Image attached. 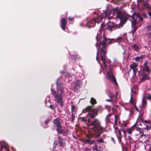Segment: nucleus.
Segmentation results:
<instances>
[{
	"label": "nucleus",
	"instance_id": "nucleus-3",
	"mask_svg": "<svg viewBox=\"0 0 151 151\" xmlns=\"http://www.w3.org/2000/svg\"><path fill=\"white\" fill-rule=\"evenodd\" d=\"M111 14V12L109 11H107L105 13L104 15V16H103V17H101L99 15H97L93 19L90 20L87 22L84 26L89 28L93 27L95 26L96 23H98L101 21L103 18L106 19L107 18L108 20L112 19V17L110 16Z\"/></svg>",
	"mask_w": 151,
	"mask_h": 151
},
{
	"label": "nucleus",
	"instance_id": "nucleus-2",
	"mask_svg": "<svg viewBox=\"0 0 151 151\" xmlns=\"http://www.w3.org/2000/svg\"><path fill=\"white\" fill-rule=\"evenodd\" d=\"M96 39L97 43L96 44V47L98 46L99 49V51L97 54L96 60L98 61V54H100L101 60L103 62L104 66H107L108 64L110 62L106 61L105 58L107 53L106 47L108 45L113 42V41L107 38L105 35L104 33L102 35L100 31L97 33L96 36Z\"/></svg>",
	"mask_w": 151,
	"mask_h": 151
},
{
	"label": "nucleus",
	"instance_id": "nucleus-8",
	"mask_svg": "<svg viewBox=\"0 0 151 151\" xmlns=\"http://www.w3.org/2000/svg\"><path fill=\"white\" fill-rule=\"evenodd\" d=\"M60 78H59L56 81V84L58 91L60 90L61 93H62L63 91V89L64 88V85L63 83H60Z\"/></svg>",
	"mask_w": 151,
	"mask_h": 151
},
{
	"label": "nucleus",
	"instance_id": "nucleus-34",
	"mask_svg": "<svg viewBox=\"0 0 151 151\" xmlns=\"http://www.w3.org/2000/svg\"><path fill=\"white\" fill-rule=\"evenodd\" d=\"M146 97L148 100L151 99V95L149 93H147L146 94Z\"/></svg>",
	"mask_w": 151,
	"mask_h": 151
},
{
	"label": "nucleus",
	"instance_id": "nucleus-9",
	"mask_svg": "<svg viewBox=\"0 0 151 151\" xmlns=\"http://www.w3.org/2000/svg\"><path fill=\"white\" fill-rule=\"evenodd\" d=\"M67 24V22L66 19L63 18L61 19L60 21V27L64 31H65L66 29V25Z\"/></svg>",
	"mask_w": 151,
	"mask_h": 151
},
{
	"label": "nucleus",
	"instance_id": "nucleus-48",
	"mask_svg": "<svg viewBox=\"0 0 151 151\" xmlns=\"http://www.w3.org/2000/svg\"><path fill=\"white\" fill-rule=\"evenodd\" d=\"M146 127H145V129H147V130H150V127L149 126H148L147 125H146Z\"/></svg>",
	"mask_w": 151,
	"mask_h": 151
},
{
	"label": "nucleus",
	"instance_id": "nucleus-29",
	"mask_svg": "<svg viewBox=\"0 0 151 151\" xmlns=\"http://www.w3.org/2000/svg\"><path fill=\"white\" fill-rule=\"evenodd\" d=\"M122 39L123 37L121 36H120L118 37L116 39V40L117 41V42H119L122 41Z\"/></svg>",
	"mask_w": 151,
	"mask_h": 151
},
{
	"label": "nucleus",
	"instance_id": "nucleus-46",
	"mask_svg": "<svg viewBox=\"0 0 151 151\" xmlns=\"http://www.w3.org/2000/svg\"><path fill=\"white\" fill-rule=\"evenodd\" d=\"M110 139H111V141L113 142V143L114 144H115L116 142H115V140L114 139V138L113 137H111Z\"/></svg>",
	"mask_w": 151,
	"mask_h": 151
},
{
	"label": "nucleus",
	"instance_id": "nucleus-62",
	"mask_svg": "<svg viewBox=\"0 0 151 151\" xmlns=\"http://www.w3.org/2000/svg\"><path fill=\"white\" fill-rule=\"evenodd\" d=\"M130 56V54L129 53L128 54V56H127V58H129V56Z\"/></svg>",
	"mask_w": 151,
	"mask_h": 151
},
{
	"label": "nucleus",
	"instance_id": "nucleus-16",
	"mask_svg": "<svg viewBox=\"0 0 151 151\" xmlns=\"http://www.w3.org/2000/svg\"><path fill=\"white\" fill-rule=\"evenodd\" d=\"M57 131L58 133L61 134L63 133V130L62 128L61 125L57 127Z\"/></svg>",
	"mask_w": 151,
	"mask_h": 151
},
{
	"label": "nucleus",
	"instance_id": "nucleus-42",
	"mask_svg": "<svg viewBox=\"0 0 151 151\" xmlns=\"http://www.w3.org/2000/svg\"><path fill=\"white\" fill-rule=\"evenodd\" d=\"M131 92L132 93L131 95H132V96H133L134 95H136V92L135 91H133L132 88H131Z\"/></svg>",
	"mask_w": 151,
	"mask_h": 151
},
{
	"label": "nucleus",
	"instance_id": "nucleus-27",
	"mask_svg": "<svg viewBox=\"0 0 151 151\" xmlns=\"http://www.w3.org/2000/svg\"><path fill=\"white\" fill-rule=\"evenodd\" d=\"M107 29L109 31H112L113 28V25L111 26L110 25H108L107 27Z\"/></svg>",
	"mask_w": 151,
	"mask_h": 151
},
{
	"label": "nucleus",
	"instance_id": "nucleus-15",
	"mask_svg": "<svg viewBox=\"0 0 151 151\" xmlns=\"http://www.w3.org/2000/svg\"><path fill=\"white\" fill-rule=\"evenodd\" d=\"M53 123L57 127L61 125L59 119L58 118H57L54 120Z\"/></svg>",
	"mask_w": 151,
	"mask_h": 151
},
{
	"label": "nucleus",
	"instance_id": "nucleus-32",
	"mask_svg": "<svg viewBox=\"0 0 151 151\" xmlns=\"http://www.w3.org/2000/svg\"><path fill=\"white\" fill-rule=\"evenodd\" d=\"M132 18L134 20L132 22V26L134 25L136 26L137 23V21L133 17H132Z\"/></svg>",
	"mask_w": 151,
	"mask_h": 151
},
{
	"label": "nucleus",
	"instance_id": "nucleus-24",
	"mask_svg": "<svg viewBox=\"0 0 151 151\" xmlns=\"http://www.w3.org/2000/svg\"><path fill=\"white\" fill-rule=\"evenodd\" d=\"M142 4L145 8L149 9L150 8V5L148 4L145 3V2H144Z\"/></svg>",
	"mask_w": 151,
	"mask_h": 151
},
{
	"label": "nucleus",
	"instance_id": "nucleus-4",
	"mask_svg": "<svg viewBox=\"0 0 151 151\" xmlns=\"http://www.w3.org/2000/svg\"><path fill=\"white\" fill-rule=\"evenodd\" d=\"M117 9H115L116 12V18L120 19V23L122 24H124L127 22L128 17L126 15H124L120 10H116Z\"/></svg>",
	"mask_w": 151,
	"mask_h": 151
},
{
	"label": "nucleus",
	"instance_id": "nucleus-11",
	"mask_svg": "<svg viewBox=\"0 0 151 151\" xmlns=\"http://www.w3.org/2000/svg\"><path fill=\"white\" fill-rule=\"evenodd\" d=\"M118 92H117L116 93L115 95H114L112 93H111L110 94H108L110 98V99H107L106 101H110L112 103L113 101L111 99L112 98L114 97L115 98H116L117 97Z\"/></svg>",
	"mask_w": 151,
	"mask_h": 151
},
{
	"label": "nucleus",
	"instance_id": "nucleus-12",
	"mask_svg": "<svg viewBox=\"0 0 151 151\" xmlns=\"http://www.w3.org/2000/svg\"><path fill=\"white\" fill-rule=\"evenodd\" d=\"M70 57L72 60H73L74 61H76L80 59V58L77 55H70Z\"/></svg>",
	"mask_w": 151,
	"mask_h": 151
},
{
	"label": "nucleus",
	"instance_id": "nucleus-1",
	"mask_svg": "<svg viewBox=\"0 0 151 151\" xmlns=\"http://www.w3.org/2000/svg\"><path fill=\"white\" fill-rule=\"evenodd\" d=\"M84 112H88L87 114V117L92 119L88 120L89 122L88 128L89 134L91 135H95L96 137L100 136V134L104 131V128L101 127L99 121L97 119H93L96 116L98 110L96 109H91V106H88L83 110Z\"/></svg>",
	"mask_w": 151,
	"mask_h": 151
},
{
	"label": "nucleus",
	"instance_id": "nucleus-39",
	"mask_svg": "<svg viewBox=\"0 0 151 151\" xmlns=\"http://www.w3.org/2000/svg\"><path fill=\"white\" fill-rule=\"evenodd\" d=\"M1 148L2 149L3 148H4L5 149L7 150H8V146L7 145H5L4 146H1Z\"/></svg>",
	"mask_w": 151,
	"mask_h": 151
},
{
	"label": "nucleus",
	"instance_id": "nucleus-7",
	"mask_svg": "<svg viewBox=\"0 0 151 151\" xmlns=\"http://www.w3.org/2000/svg\"><path fill=\"white\" fill-rule=\"evenodd\" d=\"M51 91L53 96L55 98L56 100L57 101V102L61 106H63V104L62 103V96L61 94L59 95L56 94V92L54 91L52 89H51Z\"/></svg>",
	"mask_w": 151,
	"mask_h": 151
},
{
	"label": "nucleus",
	"instance_id": "nucleus-60",
	"mask_svg": "<svg viewBox=\"0 0 151 151\" xmlns=\"http://www.w3.org/2000/svg\"><path fill=\"white\" fill-rule=\"evenodd\" d=\"M135 109H136V110H137V111H139V109H138V108L136 106H135Z\"/></svg>",
	"mask_w": 151,
	"mask_h": 151
},
{
	"label": "nucleus",
	"instance_id": "nucleus-61",
	"mask_svg": "<svg viewBox=\"0 0 151 151\" xmlns=\"http://www.w3.org/2000/svg\"><path fill=\"white\" fill-rule=\"evenodd\" d=\"M147 64V62H145L144 64V66H147V65H146V64Z\"/></svg>",
	"mask_w": 151,
	"mask_h": 151
},
{
	"label": "nucleus",
	"instance_id": "nucleus-25",
	"mask_svg": "<svg viewBox=\"0 0 151 151\" xmlns=\"http://www.w3.org/2000/svg\"><path fill=\"white\" fill-rule=\"evenodd\" d=\"M90 102L92 104H96V100L93 98H91Z\"/></svg>",
	"mask_w": 151,
	"mask_h": 151
},
{
	"label": "nucleus",
	"instance_id": "nucleus-28",
	"mask_svg": "<svg viewBox=\"0 0 151 151\" xmlns=\"http://www.w3.org/2000/svg\"><path fill=\"white\" fill-rule=\"evenodd\" d=\"M148 148H149V151H151V147L150 145L148 144L145 146V149L147 150Z\"/></svg>",
	"mask_w": 151,
	"mask_h": 151
},
{
	"label": "nucleus",
	"instance_id": "nucleus-33",
	"mask_svg": "<svg viewBox=\"0 0 151 151\" xmlns=\"http://www.w3.org/2000/svg\"><path fill=\"white\" fill-rule=\"evenodd\" d=\"M136 67H130L131 69L132 70L133 72H134V73L136 71Z\"/></svg>",
	"mask_w": 151,
	"mask_h": 151
},
{
	"label": "nucleus",
	"instance_id": "nucleus-57",
	"mask_svg": "<svg viewBox=\"0 0 151 151\" xmlns=\"http://www.w3.org/2000/svg\"><path fill=\"white\" fill-rule=\"evenodd\" d=\"M139 21H142L143 20V18L141 17H139Z\"/></svg>",
	"mask_w": 151,
	"mask_h": 151
},
{
	"label": "nucleus",
	"instance_id": "nucleus-51",
	"mask_svg": "<svg viewBox=\"0 0 151 151\" xmlns=\"http://www.w3.org/2000/svg\"><path fill=\"white\" fill-rule=\"evenodd\" d=\"M50 121V120L49 119H48L46 120L45 122V123L46 125H47V124L48 123V122Z\"/></svg>",
	"mask_w": 151,
	"mask_h": 151
},
{
	"label": "nucleus",
	"instance_id": "nucleus-52",
	"mask_svg": "<svg viewBox=\"0 0 151 151\" xmlns=\"http://www.w3.org/2000/svg\"><path fill=\"white\" fill-rule=\"evenodd\" d=\"M50 109H52V110H53L54 109V106L53 105H50Z\"/></svg>",
	"mask_w": 151,
	"mask_h": 151
},
{
	"label": "nucleus",
	"instance_id": "nucleus-55",
	"mask_svg": "<svg viewBox=\"0 0 151 151\" xmlns=\"http://www.w3.org/2000/svg\"><path fill=\"white\" fill-rule=\"evenodd\" d=\"M145 2V1L143 0H138L137 1L138 2H141L142 3V4L143 3V2Z\"/></svg>",
	"mask_w": 151,
	"mask_h": 151
},
{
	"label": "nucleus",
	"instance_id": "nucleus-54",
	"mask_svg": "<svg viewBox=\"0 0 151 151\" xmlns=\"http://www.w3.org/2000/svg\"><path fill=\"white\" fill-rule=\"evenodd\" d=\"M143 16L145 18H147V16L146 13H144L143 14Z\"/></svg>",
	"mask_w": 151,
	"mask_h": 151
},
{
	"label": "nucleus",
	"instance_id": "nucleus-38",
	"mask_svg": "<svg viewBox=\"0 0 151 151\" xmlns=\"http://www.w3.org/2000/svg\"><path fill=\"white\" fill-rule=\"evenodd\" d=\"M75 118V116H74L73 114V113L72 114H71V121L73 122L74 120V119Z\"/></svg>",
	"mask_w": 151,
	"mask_h": 151
},
{
	"label": "nucleus",
	"instance_id": "nucleus-37",
	"mask_svg": "<svg viewBox=\"0 0 151 151\" xmlns=\"http://www.w3.org/2000/svg\"><path fill=\"white\" fill-rule=\"evenodd\" d=\"M117 138L118 139V140L119 142L122 144V137L121 136H117Z\"/></svg>",
	"mask_w": 151,
	"mask_h": 151
},
{
	"label": "nucleus",
	"instance_id": "nucleus-22",
	"mask_svg": "<svg viewBox=\"0 0 151 151\" xmlns=\"http://www.w3.org/2000/svg\"><path fill=\"white\" fill-rule=\"evenodd\" d=\"M146 100L144 98H143L142 100V107L143 108H145L146 105Z\"/></svg>",
	"mask_w": 151,
	"mask_h": 151
},
{
	"label": "nucleus",
	"instance_id": "nucleus-59",
	"mask_svg": "<svg viewBox=\"0 0 151 151\" xmlns=\"http://www.w3.org/2000/svg\"><path fill=\"white\" fill-rule=\"evenodd\" d=\"M112 111L114 113L115 111H116V109L114 108L112 109Z\"/></svg>",
	"mask_w": 151,
	"mask_h": 151
},
{
	"label": "nucleus",
	"instance_id": "nucleus-13",
	"mask_svg": "<svg viewBox=\"0 0 151 151\" xmlns=\"http://www.w3.org/2000/svg\"><path fill=\"white\" fill-rule=\"evenodd\" d=\"M124 24H122V23H120L118 24H113V27L114 29H119L121 27H122L123 25Z\"/></svg>",
	"mask_w": 151,
	"mask_h": 151
},
{
	"label": "nucleus",
	"instance_id": "nucleus-40",
	"mask_svg": "<svg viewBox=\"0 0 151 151\" xmlns=\"http://www.w3.org/2000/svg\"><path fill=\"white\" fill-rule=\"evenodd\" d=\"M96 142V141H95L94 140H91L90 139H89V144L90 145L93 144L95 143Z\"/></svg>",
	"mask_w": 151,
	"mask_h": 151
},
{
	"label": "nucleus",
	"instance_id": "nucleus-5",
	"mask_svg": "<svg viewBox=\"0 0 151 151\" xmlns=\"http://www.w3.org/2000/svg\"><path fill=\"white\" fill-rule=\"evenodd\" d=\"M151 69V68H150L149 67H143V72L142 77L141 79L142 81H144L146 79H148L149 78V77L147 75H149Z\"/></svg>",
	"mask_w": 151,
	"mask_h": 151
},
{
	"label": "nucleus",
	"instance_id": "nucleus-43",
	"mask_svg": "<svg viewBox=\"0 0 151 151\" xmlns=\"http://www.w3.org/2000/svg\"><path fill=\"white\" fill-rule=\"evenodd\" d=\"M76 106H71V111L73 113L75 109Z\"/></svg>",
	"mask_w": 151,
	"mask_h": 151
},
{
	"label": "nucleus",
	"instance_id": "nucleus-21",
	"mask_svg": "<svg viewBox=\"0 0 151 151\" xmlns=\"http://www.w3.org/2000/svg\"><path fill=\"white\" fill-rule=\"evenodd\" d=\"M132 27L133 29L131 31V33H132L133 35H134V33L136 31L137 29L138 28V27L137 26H132Z\"/></svg>",
	"mask_w": 151,
	"mask_h": 151
},
{
	"label": "nucleus",
	"instance_id": "nucleus-35",
	"mask_svg": "<svg viewBox=\"0 0 151 151\" xmlns=\"http://www.w3.org/2000/svg\"><path fill=\"white\" fill-rule=\"evenodd\" d=\"M89 139H87L83 140V141L85 143H89Z\"/></svg>",
	"mask_w": 151,
	"mask_h": 151
},
{
	"label": "nucleus",
	"instance_id": "nucleus-20",
	"mask_svg": "<svg viewBox=\"0 0 151 151\" xmlns=\"http://www.w3.org/2000/svg\"><path fill=\"white\" fill-rule=\"evenodd\" d=\"M101 147L96 145L95 146L93 147V150L95 149L97 151H100L101 149Z\"/></svg>",
	"mask_w": 151,
	"mask_h": 151
},
{
	"label": "nucleus",
	"instance_id": "nucleus-18",
	"mask_svg": "<svg viewBox=\"0 0 151 151\" xmlns=\"http://www.w3.org/2000/svg\"><path fill=\"white\" fill-rule=\"evenodd\" d=\"M141 138L143 139H145V142H148L147 140L148 138V134L143 135V134L141 135Z\"/></svg>",
	"mask_w": 151,
	"mask_h": 151
},
{
	"label": "nucleus",
	"instance_id": "nucleus-49",
	"mask_svg": "<svg viewBox=\"0 0 151 151\" xmlns=\"http://www.w3.org/2000/svg\"><path fill=\"white\" fill-rule=\"evenodd\" d=\"M58 143V141L57 140H55L54 142V145L55 147H56Z\"/></svg>",
	"mask_w": 151,
	"mask_h": 151
},
{
	"label": "nucleus",
	"instance_id": "nucleus-64",
	"mask_svg": "<svg viewBox=\"0 0 151 151\" xmlns=\"http://www.w3.org/2000/svg\"><path fill=\"white\" fill-rule=\"evenodd\" d=\"M124 127H126V124H124Z\"/></svg>",
	"mask_w": 151,
	"mask_h": 151
},
{
	"label": "nucleus",
	"instance_id": "nucleus-26",
	"mask_svg": "<svg viewBox=\"0 0 151 151\" xmlns=\"http://www.w3.org/2000/svg\"><path fill=\"white\" fill-rule=\"evenodd\" d=\"M112 115L111 114H108L106 118V122H108L109 121V119L111 116Z\"/></svg>",
	"mask_w": 151,
	"mask_h": 151
},
{
	"label": "nucleus",
	"instance_id": "nucleus-19",
	"mask_svg": "<svg viewBox=\"0 0 151 151\" xmlns=\"http://www.w3.org/2000/svg\"><path fill=\"white\" fill-rule=\"evenodd\" d=\"M143 56L141 55L139 57H137L135 58L134 59L136 62H139L141 59H143Z\"/></svg>",
	"mask_w": 151,
	"mask_h": 151
},
{
	"label": "nucleus",
	"instance_id": "nucleus-63",
	"mask_svg": "<svg viewBox=\"0 0 151 151\" xmlns=\"http://www.w3.org/2000/svg\"><path fill=\"white\" fill-rule=\"evenodd\" d=\"M136 129L137 130H138L139 129H140V128H139L137 127H136Z\"/></svg>",
	"mask_w": 151,
	"mask_h": 151
},
{
	"label": "nucleus",
	"instance_id": "nucleus-23",
	"mask_svg": "<svg viewBox=\"0 0 151 151\" xmlns=\"http://www.w3.org/2000/svg\"><path fill=\"white\" fill-rule=\"evenodd\" d=\"M132 48L135 51H138L139 49V47L137 45H134L132 46Z\"/></svg>",
	"mask_w": 151,
	"mask_h": 151
},
{
	"label": "nucleus",
	"instance_id": "nucleus-36",
	"mask_svg": "<svg viewBox=\"0 0 151 151\" xmlns=\"http://www.w3.org/2000/svg\"><path fill=\"white\" fill-rule=\"evenodd\" d=\"M116 132H117V130L118 131V134L117 135V136H121V133L120 130L119 129H118L117 128H116Z\"/></svg>",
	"mask_w": 151,
	"mask_h": 151
},
{
	"label": "nucleus",
	"instance_id": "nucleus-14",
	"mask_svg": "<svg viewBox=\"0 0 151 151\" xmlns=\"http://www.w3.org/2000/svg\"><path fill=\"white\" fill-rule=\"evenodd\" d=\"M58 140L60 144V146H64L65 144L64 139L59 137H58Z\"/></svg>",
	"mask_w": 151,
	"mask_h": 151
},
{
	"label": "nucleus",
	"instance_id": "nucleus-58",
	"mask_svg": "<svg viewBox=\"0 0 151 151\" xmlns=\"http://www.w3.org/2000/svg\"><path fill=\"white\" fill-rule=\"evenodd\" d=\"M148 14L150 16V18H151V12H148Z\"/></svg>",
	"mask_w": 151,
	"mask_h": 151
},
{
	"label": "nucleus",
	"instance_id": "nucleus-10",
	"mask_svg": "<svg viewBox=\"0 0 151 151\" xmlns=\"http://www.w3.org/2000/svg\"><path fill=\"white\" fill-rule=\"evenodd\" d=\"M82 82V81L80 80L77 81L76 82L73 88V90L75 91H77L81 87Z\"/></svg>",
	"mask_w": 151,
	"mask_h": 151
},
{
	"label": "nucleus",
	"instance_id": "nucleus-6",
	"mask_svg": "<svg viewBox=\"0 0 151 151\" xmlns=\"http://www.w3.org/2000/svg\"><path fill=\"white\" fill-rule=\"evenodd\" d=\"M106 78L107 79H110L112 82L115 83L116 86L118 84L116 79L114 76L112 71L111 68H110L109 71L107 73Z\"/></svg>",
	"mask_w": 151,
	"mask_h": 151
},
{
	"label": "nucleus",
	"instance_id": "nucleus-44",
	"mask_svg": "<svg viewBox=\"0 0 151 151\" xmlns=\"http://www.w3.org/2000/svg\"><path fill=\"white\" fill-rule=\"evenodd\" d=\"M118 117V116H116V115H115V124H117V118Z\"/></svg>",
	"mask_w": 151,
	"mask_h": 151
},
{
	"label": "nucleus",
	"instance_id": "nucleus-41",
	"mask_svg": "<svg viewBox=\"0 0 151 151\" xmlns=\"http://www.w3.org/2000/svg\"><path fill=\"white\" fill-rule=\"evenodd\" d=\"M133 96H132V95H131L130 100V103L132 104L133 103Z\"/></svg>",
	"mask_w": 151,
	"mask_h": 151
},
{
	"label": "nucleus",
	"instance_id": "nucleus-17",
	"mask_svg": "<svg viewBox=\"0 0 151 151\" xmlns=\"http://www.w3.org/2000/svg\"><path fill=\"white\" fill-rule=\"evenodd\" d=\"M136 126V123H135L131 128H128L127 129V131L128 133L129 134H131L132 133L133 131L132 130L133 127Z\"/></svg>",
	"mask_w": 151,
	"mask_h": 151
},
{
	"label": "nucleus",
	"instance_id": "nucleus-56",
	"mask_svg": "<svg viewBox=\"0 0 151 151\" xmlns=\"http://www.w3.org/2000/svg\"><path fill=\"white\" fill-rule=\"evenodd\" d=\"M122 131L124 134V135H125L126 134V132H127V130H123Z\"/></svg>",
	"mask_w": 151,
	"mask_h": 151
},
{
	"label": "nucleus",
	"instance_id": "nucleus-47",
	"mask_svg": "<svg viewBox=\"0 0 151 151\" xmlns=\"http://www.w3.org/2000/svg\"><path fill=\"white\" fill-rule=\"evenodd\" d=\"M147 28L148 29V31L151 30V24L148 25L147 26Z\"/></svg>",
	"mask_w": 151,
	"mask_h": 151
},
{
	"label": "nucleus",
	"instance_id": "nucleus-30",
	"mask_svg": "<svg viewBox=\"0 0 151 151\" xmlns=\"http://www.w3.org/2000/svg\"><path fill=\"white\" fill-rule=\"evenodd\" d=\"M96 142H99L100 143H103L104 142L103 139L102 138H100L97 139Z\"/></svg>",
	"mask_w": 151,
	"mask_h": 151
},
{
	"label": "nucleus",
	"instance_id": "nucleus-45",
	"mask_svg": "<svg viewBox=\"0 0 151 151\" xmlns=\"http://www.w3.org/2000/svg\"><path fill=\"white\" fill-rule=\"evenodd\" d=\"M91 150V149L90 148L86 147L84 149V151H90Z\"/></svg>",
	"mask_w": 151,
	"mask_h": 151
},
{
	"label": "nucleus",
	"instance_id": "nucleus-31",
	"mask_svg": "<svg viewBox=\"0 0 151 151\" xmlns=\"http://www.w3.org/2000/svg\"><path fill=\"white\" fill-rule=\"evenodd\" d=\"M141 122L143 123H145V124H150V121L149 120H145L144 121L142 119L141 120Z\"/></svg>",
	"mask_w": 151,
	"mask_h": 151
},
{
	"label": "nucleus",
	"instance_id": "nucleus-53",
	"mask_svg": "<svg viewBox=\"0 0 151 151\" xmlns=\"http://www.w3.org/2000/svg\"><path fill=\"white\" fill-rule=\"evenodd\" d=\"M104 24L103 23L101 25V29L102 30L104 29Z\"/></svg>",
	"mask_w": 151,
	"mask_h": 151
},
{
	"label": "nucleus",
	"instance_id": "nucleus-50",
	"mask_svg": "<svg viewBox=\"0 0 151 151\" xmlns=\"http://www.w3.org/2000/svg\"><path fill=\"white\" fill-rule=\"evenodd\" d=\"M74 18V17H68V20L70 21H72Z\"/></svg>",
	"mask_w": 151,
	"mask_h": 151
}]
</instances>
